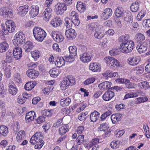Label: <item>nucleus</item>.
Segmentation results:
<instances>
[{
	"mask_svg": "<svg viewBox=\"0 0 150 150\" xmlns=\"http://www.w3.org/2000/svg\"><path fill=\"white\" fill-rule=\"evenodd\" d=\"M33 32L35 39L39 42H42L46 36L45 31L39 27H35Z\"/></svg>",
	"mask_w": 150,
	"mask_h": 150,
	"instance_id": "f257e3e1",
	"label": "nucleus"
},
{
	"mask_svg": "<svg viewBox=\"0 0 150 150\" xmlns=\"http://www.w3.org/2000/svg\"><path fill=\"white\" fill-rule=\"evenodd\" d=\"M134 44L132 41H126L120 45V50L122 52L128 53L131 52L134 47Z\"/></svg>",
	"mask_w": 150,
	"mask_h": 150,
	"instance_id": "f03ea898",
	"label": "nucleus"
},
{
	"mask_svg": "<svg viewBox=\"0 0 150 150\" xmlns=\"http://www.w3.org/2000/svg\"><path fill=\"white\" fill-rule=\"evenodd\" d=\"M75 79L71 76H68L63 80L60 85V87L62 90L67 88L70 85L72 86L75 83Z\"/></svg>",
	"mask_w": 150,
	"mask_h": 150,
	"instance_id": "7ed1b4c3",
	"label": "nucleus"
},
{
	"mask_svg": "<svg viewBox=\"0 0 150 150\" xmlns=\"http://www.w3.org/2000/svg\"><path fill=\"white\" fill-rule=\"evenodd\" d=\"M69 57L67 56V60L69 62H72L74 60V57L77 55V48L75 46H70L69 47Z\"/></svg>",
	"mask_w": 150,
	"mask_h": 150,
	"instance_id": "20e7f679",
	"label": "nucleus"
},
{
	"mask_svg": "<svg viewBox=\"0 0 150 150\" xmlns=\"http://www.w3.org/2000/svg\"><path fill=\"white\" fill-rule=\"evenodd\" d=\"M67 9V6L64 3H58L55 6L54 11L57 15L63 14Z\"/></svg>",
	"mask_w": 150,
	"mask_h": 150,
	"instance_id": "39448f33",
	"label": "nucleus"
},
{
	"mask_svg": "<svg viewBox=\"0 0 150 150\" xmlns=\"http://www.w3.org/2000/svg\"><path fill=\"white\" fill-rule=\"evenodd\" d=\"M6 30L9 33L13 32L16 28L15 23L12 20H8L6 22Z\"/></svg>",
	"mask_w": 150,
	"mask_h": 150,
	"instance_id": "423d86ee",
	"label": "nucleus"
},
{
	"mask_svg": "<svg viewBox=\"0 0 150 150\" xmlns=\"http://www.w3.org/2000/svg\"><path fill=\"white\" fill-rule=\"evenodd\" d=\"M51 35L54 40L57 42H62L64 40V37L59 33H57L55 31H53L51 32Z\"/></svg>",
	"mask_w": 150,
	"mask_h": 150,
	"instance_id": "0eeeda50",
	"label": "nucleus"
},
{
	"mask_svg": "<svg viewBox=\"0 0 150 150\" xmlns=\"http://www.w3.org/2000/svg\"><path fill=\"white\" fill-rule=\"evenodd\" d=\"M8 92L10 94L13 96L15 95L17 93L18 89L16 86L14 82L11 81H10L9 82Z\"/></svg>",
	"mask_w": 150,
	"mask_h": 150,
	"instance_id": "6e6552de",
	"label": "nucleus"
},
{
	"mask_svg": "<svg viewBox=\"0 0 150 150\" xmlns=\"http://www.w3.org/2000/svg\"><path fill=\"white\" fill-rule=\"evenodd\" d=\"M13 55L16 60H19L22 55V50L19 46H16L13 49Z\"/></svg>",
	"mask_w": 150,
	"mask_h": 150,
	"instance_id": "1a4fd4ad",
	"label": "nucleus"
},
{
	"mask_svg": "<svg viewBox=\"0 0 150 150\" xmlns=\"http://www.w3.org/2000/svg\"><path fill=\"white\" fill-rule=\"evenodd\" d=\"M67 56L63 57H58L55 61V64L56 66L60 67L64 65L65 62H69L67 60Z\"/></svg>",
	"mask_w": 150,
	"mask_h": 150,
	"instance_id": "9d476101",
	"label": "nucleus"
},
{
	"mask_svg": "<svg viewBox=\"0 0 150 150\" xmlns=\"http://www.w3.org/2000/svg\"><path fill=\"white\" fill-rule=\"evenodd\" d=\"M65 34L66 37L69 40H72L74 38L76 35L75 30L71 28L66 30Z\"/></svg>",
	"mask_w": 150,
	"mask_h": 150,
	"instance_id": "9b49d317",
	"label": "nucleus"
},
{
	"mask_svg": "<svg viewBox=\"0 0 150 150\" xmlns=\"http://www.w3.org/2000/svg\"><path fill=\"white\" fill-rule=\"evenodd\" d=\"M104 31L100 27H97L96 29L94 36L96 38L98 39H101L104 36Z\"/></svg>",
	"mask_w": 150,
	"mask_h": 150,
	"instance_id": "f8f14e48",
	"label": "nucleus"
},
{
	"mask_svg": "<svg viewBox=\"0 0 150 150\" xmlns=\"http://www.w3.org/2000/svg\"><path fill=\"white\" fill-rule=\"evenodd\" d=\"M28 6L25 5L20 6L18 9V14L21 16H24L28 11Z\"/></svg>",
	"mask_w": 150,
	"mask_h": 150,
	"instance_id": "ddd939ff",
	"label": "nucleus"
},
{
	"mask_svg": "<svg viewBox=\"0 0 150 150\" xmlns=\"http://www.w3.org/2000/svg\"><path fill=\"white\" fill-rule=\"evenodd\" d=\"M52 10L51 8L48 7L46 8L43 13L44 19L46 21H49L51 17Z\"/></svg>",
	"mask_w": 150,
	"mask_h": 150,
	"instance_id": "4468645a",
	"label": "nucleus"
},
{
	"mask_svg": "<svg viewBox=\"0 0 150 150\" xmlns=\"http://www.w3.org/2000/svg\"><path fill=\"white\" fill-rule=\"evenodd\" d=\"M112 14V10L110 8H107L102 13V18L104 20L108 19Z\"/></svg>",
	"mask_w": 150,
	"mask_h": 150,
	"instance_id": "2eb2a0df",
	"label": "nucleus"
},
{
	"mask_svg": "<svg viewBox=\"0 0 150 150\" xmlns=\"http://www.w3.org/2000/svg\"><path fill=\"white\" fill-rule=\"evenodd\" d=\"M0 14L1 15L4 16L6 18H11L13 17L12 12L8 9H0Z\"/></svg>",
	"mask_w": 150,
	"mask_h": 150,
	"instance_id": "dca6fc26",
	"label": "nucleus"
},
{
	"mask_svg": "<svg viewBox=\"0 0 150 150\" xmlns=\"http://www.w3.org/2000/svg\"><path fill=\"white\" fill-rule=\"evenodd\" d=\"M136 49L140 53L144 52L147 49V44L145 42L142 44L138 43L136 46Z\"/></svg>",
	"mask_w": 150,
	"mask_h": 150,
	"instance_id": "f3484780",
	"label": "nucleus"
},
{
	"mask_svg": "<svg viewBox=\"0 0 150 150\" xmlns=\"http://www.w3.org/2000/svg\"><path fill=\"white\" fill-rule=\"evenodd\" d=\"M114 92L111 91H108L103 95V98L105 101H109L114 96Z\"/></svg>",
	"mask_w": 150,
	"mask_h": 150,
	"instance_id": "a211bd4d",
	"label": "nucleus"
},
{
	"mask_svg": "<svg viewBox=\"0 0 150 150\" xmlns=\"http://www.w3.org/2000/svg\"><path fill=\"white\" fill-rule=\"evenodd\" d=\"M27 75L31 79L36 78L39 75L38 71L34 69H30L27 71Z\"/></svg>",
	"mask_w": 150,
	"mask_h": 150,
	"instance_id": "6ab92c4d",
	"label": "nucleus"
},
{
	"mask_svg": "<svg viewBox=\"0 0 150 150\" xmlns=\"http://www.w3.org/2000/svg\"><path fill=\"white\" fill-rule=\"evenodd\" d=\"M36 117L35 113L33 111H31L27 113L25 117L26 122H30L33 120Z\"/></svg>",
	"mask_w": 150,
	"mask_h": 150,
	"instance_id": "aec40b11",
	"label": "nucleus"
},
{
	"mask_svg": "<svg viewBox=\"0 0 150 150\" xmlns=\"http://www.w3.org/2000/svg\"><path fill=\"white\" fill-rule=\"evenodd\" d=\"M23 44H24L23 45V48L27 52H30L34 47L33 42L30 41H27Z\"/></svg>",
	"mask_w": 150,
	"mask_h": 150,
	"instance_id": "412c9836",
	"label": "nucleus"
},
{
	"mask_svg": "<svg viewBox=\"0 0 150 150\" xmlns=\"http://www.w3.org/2000/svg\"><path fill=\"white\" fill-rule=\"evenodd\" d=\"M111 83L108 81H105L100 84L98 86L99 88L101 90L109 89L110 88Z\"/></svg>",
	"mask_w": 150,
	"mask_h": 150,
	"instance_id": "4be33fe9",
	"label": "nucleus"
},
{
	"mask_svg": "<svg viewBox=\"0 0 150 150\" xmlns=\"http://www.w3.org/2000/svg\"><path fill=\"white\" fill-rule=\"evenodd\" d=\"M122 114L117 113L112 115L111 116V119L113 123L115 124L121 120Z\"/></svg>",
	"mask_w": 150,
	"mask_h": 150,
	"instance_id": "5701e85b",
	"label": "nucleus"
},
{
	"mask_svg": "<svg viewBox=\"0 0 150 150\" xmlns=\"http://www.w3.org/2000/svg\"><path fill=\"white\" fill-rule=\"evenodd\" d=\"M12 54V52L11 50H8L6 52L5 61L6 62L10 63L13 62L14 56Z\"/></svg>",
	"mask_w": 150,
	"mask_h": 150,
	"instance_id": "b1692460",
	"label": "nucleus"
},
{
	"mask_svg": "<svg viewBox=\"0 0 150 150\" xmlns=\"http://www.w3.org/2000/svg\"><path fill=\"white\" fill-rule=\"evenodd\" d=\"M9 47L6 41L4 40L0 43V52L3 53L5 52L8 50Z\"/></svg>",
	"mask_w": 150,
	"mask_h": 150,
	"instance_id": "393cba45",
	"label": "nucleus"
},
{
	"mask_svg": "<svg viewBox=\"0 0 150 150\" xmlns=\"http://www.w3.org/2000/svg\"><path fill=\"white\" fill-rule=\"evenodd\" d=\"M80 59L82 62L84 63H87L91 60V58L88 53H85L82 54V56L80 57Z\"/></svg>",
	"mask_w": 150,
	"mask_h": 150,
	"instance_id": "a878e982",
	"label": "nucleus"
},
{
	"mask_svg": "<svg viewBox=\"0 0 150 150\" xmlns=\"http://www.w3.org/2000/svg\"><path fill=\"white\" fill-rule=\"evenodd\" d=\"M100 113L96 111H94L90 115V119L91 122H94L96 121L99 117Z\"/></svg>",
	"mask_w": 150,
	"mask_h": 150,
	"instance_id": "bb28decb",
	"label": "nucleus"
},
{
	"mask_svg": "<svg viewBox=\"0 0 150 150\" xmlns=\"http://www.w3.org/2000/svg\"><path fill=\"white\" fill-rule=\"evenodd\" d=\"M128 64L132 66H135L138 64L139 60L138 58L136 57H131L128 59Z\"/></svg>",
	"mask_w": 150,
	"mask_h": 150,
	"instance_id": "cd10ccee",
	"label": "nucleus"
},
{
	"mask_svg": "<svg viewBox=\"0 0 150 150\" xmlns=\"http://www.w3.org/2000/svg\"><path fill=\"white\" fill-rule=\"evenodd\" d=\"M8 128L4 125L0 126V137L6 136L8 133Z\"/></svg>",
	"mask_w": 150,
	"mask_h": 150,
	"instance_id": "c85d7f7f",
	"label": "nucleus"
},
{
	"mask_svg": "<svg viewBox=\"0 0 150 150\" xmlns=\"http://www.w3.org/2000/svg\"><path fill=\"white\" fill-rule=\"evenodd\" d=\"M76 8L78 11L80 13L83 12L86 9V6L84 5V3L81 1L77 2Z\"/></svg>",
	"mask_w": 150,
	"mask_h": 150,
	"instance_id": "c756f323",
	"label": "nucleus"
},
{
	"mask_svg": "<svg viewBox=\"0 0 150 150\" xmlns=\"http://www.w3.org/2000/svg\"><path fill=\"white\" fill-rule=\"evenodd\" d=\"M25 134L23 131L21 130L17 134L16 138L17 141L18 142H20L25 139Z\"/></svg>",
	"mask_w": 150,
	"mask_h": 150,
	"instance_id": "7c9ffc66",
	"label": "nucleus"
},
{
	"mask_svg": "<svg viewBox=\"0 0 150 150\" xmlns=\"http://www.w3.org/2000/svg\"><path fill=\"white\" fill-rule=\"evenodd\" d=\"M140 3V2L138 1L132 3L130 6V9L131 11L133 12H137L139 10V7Z\"/></svg>",
	"mask_w": 150,
	"mask_h": 150,
	"instance_id": "2f4dec72",
	"label": "nucleus"
},
{
	"mask_svg": "<svg viewBox=\"0 0 150 150\" xmlns=\"http://www.w3.org/2000/svg\"><path fill=\"white\" fill-rule=\"evenodd\" d=\"M15 36L18 39H19V40L23 44L25 43V38L24 34L21 31H20L17 33L15 35Z\"/></svg>",
	"mask_w": 150,
	"mask_h": 150,
	"instance_id": "473e14b6",
	"label": "nucleus"
},
{
	"mask_svg": "<svg viewBox=\"0 0 150 150\" xmlns=\"http://www.w3.org/2000/svg\"><path fill=\"white\" fill-rule=\"evenodd\" d=\"M50 23L53 27H56L62 24V21L59 18H54L51 20Z\"/></svg>",
	"mask_w": 150,
	"mask_h": 150,
	"instance_id": "72a5a7b5",
	"label": "nucleus"
},
{
	"mask_svg": "<svg viewBox=\"0 0 150 150\" xmlns=\"http://www.w3.org/2000/svg\"><path fill=\"white\" fill-rule=\"evenodd\" d=\"M71 102V99L69 98H67L65 99H61L60 101V104L61 106L64 107L69 105Z\"/></svg>",
	"mask_w": 150,
	"mask_h": 150,
	"instance_id": "f704fd0d",
	"label": "nucleus"
},
{
	"mask_svg": "<svg viewBox=\"0 0 150 150\" xmlns=\"http://www.w3.org/2000/svg\"><path fill=\"white\" fill-rule=\"evenodd\" d=\"M35 85V82L33 81L27 82L24 86L25 88L27 90L30 91L33 88Z\"/></svg>",
	"mask_w": 150,
	"mask_h": 150,
	"instance_id": "c9c22d12",
	"label": "nucleus"
},
{
	"mask_svg": "<svg viewBox=\"0 0 150 150\" xmlns=\"http://www.w3.org/2000/svg\"><path fill=\"white\" fill-rule=\"evenodd\" d=\"M69 130V127L67 125H64L60 127L59 129V133L61 135H62Z\"/></svg>",
	"mask_w": 150,
	"mask_h": 150,
	"instance_id": "e433bc0d",
	"label": "nucleus"
},
{
	"mask_svg": "<svg viewBox=\"0 0 150 150\" xmlns=\"http://www.w3.org/2000/svg\"><path fill=\"white\" fill-rule=\"evenodd\" d=\"M39 8L38 6H35L34 8L33 7L31 8L30 11V14L31 16L35 17L38 14Z\"/></svg>",
	"mask_w": 150,
	"mask_h": 150,
	"instance_id": "4c0bfd02",
	"label": "nucleus"
},
{
	"mask_svg": "<svg viewBox=\"0 0 150 150\" xmlns=\"http://www.w3.org/2000/svg\"><path fill=\"white\" fill-rule=\"evenodd\" d=\"M115 13L116 16L117 17L119 18L124 16L125 13L121 8H117Z\"/></svg>",
	"mask_w": 150,
	"mask_h": 150,
	"instance_id": "58836bf2",
	"label": "nucleus"
},
{
	"mask_svg": "<svg viewBox=\"0 0 150 150\" xmlns=\"http://www.w3.org/2000/svg\"><path fill=\"white\" fill-rule=\"evenodd\" d=\"M89 68L90 70L93 72L97 71H99L100 69V67L96 63H91L90 64Z\"/></svg>",
	"mask_w": 150,
	"mask_h": 150,
	"instance_id": "ea45409f",
	"label": "nucleus"
},
{
	"mask_svg": "<svg viewBox=\"0 0 150 150\" xmlns=\"http://www.w3.org/2000/svg\"><path fill=\"white\" fill-rule=\"evenodd\" d=\"M31 144L33 145L37 143H42L43 142L42 140V138L34 137V136H32L30 141Z\"/></svg>",
	"mask_w": 150,
	"mask_h": 150,
	"instance_id": "a19ab883",
	"label": "nucleus"
},
{
	"mask_svg": "<svg viewBox=\"0 0 150 150\" xmlns=\"http://www.w3.org/2000/svg\"><path fill=\"white\" fill-rule=\"evenodd\" d=\"M49 73L51 77H55L58 76L59 72L58 69L53 68L50 71Z\"/></svg>",
	"mask_w": 150,
	"mask_h": 150,
	"instance_id": "79ce46f5",
	"label": "nucleus"
},
{
	"mask_svg": "<svg viewBox=\"0 0 150 150\" xmlns=\"http://www.w3.org/2000/svg\"><path fill=\"white\" fill-rule=\"evenodd\" d=\"M65 25L66 26L67 28L68 29L71 28L72 26V21L70 18L68 17H66L65 19Z\"/></svg>",
	"mask_w": 150,
	"mask_h": 150,
	"instance_id": "37998d69",
	"label": "nucleus"
},
{
	"mask_svg": "<svg viewBox=\"0 0 150 150\" xmlns=\"http://www.w3.org/2000/svg\"><path fill=\"white\" fill-rule=\"evenodd\" d=\"M136 37V40L138 43H140L145 39V38L143 34L141 33H137Z\"/></svg>",
	"mask_w": 150,
	"mask_h": 150,
	"instance_id": "c03bdc74",
	"label": "nucleus"
},
{
	"mask_svg": "<svg viewBox=\"0 0 150 150\" xmlns=\"http://www.w3.org/2000/svg\"><path fill=\"white\" fill-rule=\"evenodd\" d=\"M32 57L35 60H37L40 57V52L37 50H35L31 53Z\"/></svg>",
	"mask_w": 150,
	"mask_h": 150,
	"instance_id": "a18cd8bd",
	"label": "nucleus"
},
{
	"mask_svg": "<svg viewBox=\"0 0 150 150\" xmlns=\"http://www.w3.org/2000/svg\"><path fill=\"white\" fill-rule=\"evenodd\" d=\"M139 86L141 88L146 89L149 87V83L146 81H144L139 83Z\"/></svg>",
	"mask_w": 150,
	"mask_h": 150,
	"instance_id": "49530a36",
	"label": "nucleus"
},
{
	"mask_svg": "<svg viewBox=\"0 0 150 150\" xmlns=\"http://www.w3.org/2000/svg\"><path fill=\"white\" fill-rule=\"evenodd\" d=\"M84 141V137L83 135H79L76 138V142L78 145H81Z\"/></svg>",
	"mask_w": 150,
	"mask_h": 150,
	"instance_id": "de8ad7c7",
	"label": "nucleus"
},
{
	"mask_svg": "<svg viewBox=\"0 0 150 150\" xmlns=\"http://www.w3.org/2000/svg\"><path fill=\"white\" fill-rule=\"evenodd\" d=\"M88 112H81L78 116V119L80 121H83L85 120L87 117Z\"/></svg>",
	"mask_w": 150,
	"mask_h": 150,
	"instance_id": "09e8293b",
	"label": "nucleus"
},
{
	"mask_svg": "<svg viewBox=\"0 0 150 150\" xmlns=\"http://www.w3.org/2000/svg\"><path fill=\"white\" fill-rule=\"evenodd\" d=\"M126 87L129 89L134 88L135 87L133 83L130 82L129 80L127 79L125 83Z\"/></svg>",
	"mask_w": 150,
	"mask_h": 150,
	"instance_id": "8fccbe9b",
	"label": "nucleus"
},
{
	"mask_svg": "<svg viewBox=\"0 0 150 150\" xmlns=\"http://www.w3.org/2000/svg\"><path fill=\"white\" fill-rule=\"evenodd\" d=\"M14 80L18 83L21 82L22 80L20 74L18 73L14 74L13 76Z\"/></svg>",
	"mask_w": 150,
	"mask_h": 150,
	"instance_id": "3c124183",
	"label": "nucleus"
},
{
	"mask_svg": "<svg viewBox=\"0 0 150 150\" xmlns=\"http://www.w3.org/2000/svg\"><path fill=\"white\" fill-rule=\"evenodd\" d=\"M112 114L111 112L109 111H106L100 117L101 121H103L108 116H110Z\"/></svg>",
	"mask_w": 150,
	"mask_h": 150,
	"instance_id": "603ef678",
	"label": "nucleus"
},
{
	"mask_svg": "<svg viewBox=\"0 0 150 150\" xmlns=\"http://www.w3.org/2000/svg\"><path fill=\"white\" fill-rule=\"evenodd\" d=\"M113 58L112 57H106L104 59V60L107 64L111 66L112 63V61Z\"/></svg>",
	"mask_w": 150,
	"mask_h": 150,
	"instance_id": "864d4df0",
	"label": "nucleus"
},
{
	"mask_svg": "<svg viewBox=\"0 0 150 150\" xmlns=\"http://www.w3.org/2000/svg\"><path fill=\"white\" fill-rule=\"evenodd\" d=\"M108 127L107 124L106 123L101 124L99 127V129L101 131H105Z\"/></svg>",
	"mask_w": 150,
	"mask_h": 150,
	"instance_id": "5fc2aeb1",
	"label": "nucleus"
},
{
	"mask_svg": "<svg viewBox=\"0 0 150 150\" xmlns=\"http://www.w3.org/2000/svg\"><path fill=\"white\" fill-rule=\"evenodd\" d=\"M95 78L93 77L88 78L84 81V83L85 85H88L93 83L95 81Z\"/></svg>",
	"mask_w": 150,
	"mask_h": 150,
	"instance_id": "6e6d98bb",
	"label": "nucleus"
},
{
	"mask_svg": "<svg viewBox=\"0 0 150 150\" xmlns=\"http://www.w3.org/2000/svg\"><path fill=\"white\" fill-rule=\"evenodd\" d=\"M52 110H45L42 112V115L44 116L50 117L52 114Z\"/></svg>",
	"mask_w": 150,
	"mask_h": 150,
	"instance_id": "4d7b16f0",
	"label": "nucleus"
},
{
	"mask_svg": "<svg viewBox=\"0 0 150 150\" xmlns=\"http://www.w3.org/2000/svg\"><path fill=\"white\" fill-rule=\"evenodd\" d=\"M112 61V63L111 66V68H113V67H117L119 66L120 64L118 60L115 59L113 58Z\"/></svg>",
	"mask_w": 150,
	"mask_h": 150,
	"instance_id": "13d9d810",
	"label": "nucleus"
},
{
	"mask_svg": "<svg viewBox=\"0 0 150 150\" xmlns=\"http://www.w3.org/2000/svg\"><path fill=\"white\" fill-rule=\"evenodd\" d=\"M11 69L9 67H6L4 69V74L6 77L9 78L11 76Z\"/></svg>",
	"mask_w": 150,
	"mask_h": 150,
	"instance_id": "bf43d9fd",
	"label": "nucleus"
},
{
	"mask_svg": "<svg viewBox=\"0 0 150 150\" xmlns=\"http://www.w3.org/2000/svg\"><path fill=\"white\" fill-rule=\"evenodd\" d=\"M70 17L71 20L79 18V15L76 12L73 11L71 13Z\"/></svg>",
	"mask_w": 150,
	"mask_h": 150,
	"instance_id": "052dcab7",
	"label": "nucleus"
},
{
	"mask_svg": "<svg viewBox=\"0 0 150 150\" xmlns=\"http://www.w3.org/2000/svg\"><path fill=\"white\" fill-rule=\"evenodd\" d=\"M134 70L136 71V74H139L142 73L144 71V68L142 67H138L134 68Z\"/></svg>",
	"mask_w": 150,
	"mask_h": 150,
	"instance_id": "680f3d73",
	"label": "nucleus"
},
{
	"mask_svg": "<svg viewBox=\"0 0 150 150\" xmlns=\"http://www.w3.org/2000/svg\"><path fill=\"white\" fill-rule=\"evenodd\" d=\"M120 52L118 49H113L109 51L110 55L112 56H115L119 54Z\"/></svg>",
	"mask_w": 150,
	"mask_h": 150,
	"instance_id": "e2e57ef3",
	"label": "nucleus"
},
{
	"mask_svg": "<svg viewBox=\"0 0 150 150\" xmlns=\"http://www.w3.org/2000/svg\"><path fill=\"white\" fill-rule=\"evenodd\" d=\"M119 142L117 141H113L111 142L110 146L111 147L114 149H116L119 147V145L118 144Z\"/></svg>",
	"mask_w": 150,
	"mask_h": 150,
	"instance_id": "0e129e2a",
	"label": "nucleus"
},
{
	"mask_svg": "<svg viewBox=\"0 0 150 150\" xmlns=\"http://www.w3.org/2000/svg\"><path fill=\"white\" fill-rule=\"evenodd\" d=\"M14 39L13 40V44L17 46L20 44H23L19 40V39H18L16 36L14 37Z\"/></svg>",
	"mask_w": 150,
	"mask_h": 150,
	"instance_id": "69168bd1",
	"label": "nucleus"
},
{
	"mask_svg": "<svg viewBox=\"0 0 150 150\" xmlns=\"http://www.w3.org/2000/svg\"><path fill=\"white\" fill-rule=\"evenodd\" d=\"M143 25L145 28H150V19H145L144 21Z\"/></svg>",
	"mask_w": 150,
	"mask_h": 150,
	"instance_id": "338daca9",
	"label": "nucleus"
},
{
	"mask_svg": "<svg viewBox=\"0 0 150 150\" xmlns=\"http://www.w3.org/2000/svg\"><path fill=\"white\" fill-rule=\"evenodd\" d=\"M37 123L40 124L45 120V118L43 116H39L36 120Z\"/></svg>",
	"mask_w": 150,
	"mask_h": 150,
	"instance_id": "774afa93",
	"label": "nucleus"
}]
</instances>
